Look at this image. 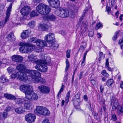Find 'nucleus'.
<instances>
[{
  "label": "nucleus",
  "instance_id": "f257e3e1",
  "mask_svg": "<svg viewBox=\"0 0 123 123\" xmlns=\"http://www.w3.org/2000/svg\"><path fill=\"white\" fill-rule=\"evenodd\" d=\"M51 61L50 58L47 57L45 60H38L36 61L37 65L35 66V68L42 72H45L47 70V64L49 63Z\"/></svg>",
  "mask_w": 123,
  "mask_h": 123
},
{
  "label": "nucleus",
  "instance_id": "f03ea898",
  "mask_svg": "<svg viewBox=\"0 0 123 123\" xmlns=\"http://www.w3.org/2000/svg\"><path fill=\"white\" fill-rule=\"evenodd\" d=\"M27 73L30 74V77L32 81L34 83H38L39 82L42 84L44 83L45 82V79L43 78L39 79V77H40L41 73L36 70H27Z\"/></svg>",
  "mask_w": 123,
  "mask_h": 123
},
{
  "label": "nucleus",
  "instance_id": "7ed1b4c3",
  "mask_svg": "<svg viewBox=\"0 0 123 123\" xmlns=\"http://www.w3.org/2000/svg\"><path fill=\"white\" fill-rule=\"evenodd\" d=\"M19 89L25 94L26 96L28 94H31L33 92L32 87L30 85H21L19 87Z\"/></svg>",
  "mask_w": 123,
  "mask_h": 123
},
{
  "label": "nucleus",
  "instance_id": "20e7f679",
  "mask_svg": "<svg viewBox=\"0 0 123 123\" xmlns=\"http://www.w3.org/2000/svg\"><path fill=\"white\" fill-rule=\"evenodd\" d=\"M11 77L12 78L17 77L20 80L24 81H26L28 79V77L26 74L21 73L19 71L17 72L16 74H12L11 76Z\"/></svg>",
  "mask_w": 123,
  "mask_h": 123
},
{
  "label": "nucleus",
  "instance_id": "39448f33",
  "mask_svg": "<svg viewBox=\"0 0 123 123\" xmlns=\"http://www.w3.org/2000/svg\"><path fill=\"white\" fill-rule=\"evenodd\" d=\"M36 111L37 113L43 115L48 116L50 114V112L45 107L38 106L37 107Z\"/></svg>",
  "mask_w": 123,
  "mask_h": 123
},
{
  "label": "nucleus",
  "instance_id": "423d86ee",
  "mask_svg": "<svg viewBox=\"0 0 123 123\" xmlns=\"http://www.w3.org/2000/svg\"><path fill=\"white\" fill-rule=\"evenodd\" d=\"M12 6V4L11 3L10 4L9 7L8 8L6 11L5 21H0V29L4 26L5 25L8 21L10 15L11 11Z\"/></svg>",
  "mask_w": 123,
  "mask_h": 123
},
{
  "label": "nucleus",
  "instance_id": "0eeeda50",
  "mask_svg": "<svg viewBox=\"0 0 123 123\" xmlns=\"http://www.w3.org/2000/svg\"><path fill=\"white\" fill-rule=\"evenodd\" d=\"M55 13L57 16L62 18L67 17H68L69 15L68 11L63 8L59 9L56 11Z\"/></svg>",
  "mask_w": 123,
  "mask_h": 123
},
{
  "label": "nucleus",
  "instance_id": "6e6552de",
  "mask_svg": "<svg viewBox=\"0 0 123 123\" xmlns=\"http://www.w3.org/2000/svg\"><path fill=\"white\" fill-rule=\"evenodd\" d=\"M28 53L32 52L34 50H35L37 52H42L43 49L40 48H37L35 45L32 44H29L27 46Z\"/></svg>",
  "mask_w": 123,
  "mask_h": 123
},
{
  "label": "nucleus",
  "instance_id": "1a4fd4ad",
  "mask_svg": "<svg viewBox=\"0 0 123 123\" xmlns=\"http://www.w3.org/2000/svg\"><path fill=\"white\" fill-rule=\"evenodd\" d=\"M44 39L46 42L49 43L55 42V35L52 33H49L44 37Z\"/></svg>",
  "mask_w": 123,
  "mask_h": 123
},
{
  "label": "nucleus",
  "instance_id": "9d476101",
  "mask_svg": "<svg viewBox=\"0 0 123 123\" xmlns=\"http://www.w3.org/2000/svg\"><path fill=\"white\" fill-rule=\"evenodd\" d=\"M16 68L17 70L19 71L21 73L23 74L25 73L27 75V76H28L29 77H30V74L27 73L26 71L27 70H27L26 69V68L24 65L22 64H20L17 66L16 67Z\"/></svg>",
  "mask_w": 123,
  "mask_h": 123
},
{
  "label": "nucleus",
  "instance_id": "9b49d317",
  "mask_svg": "<svg viewBox=\"0 0 123 123\" xmlns=\"http://www.w3.org/2000/svg\"><path fill=\"white\" fill-rule=\"evenodd\" d=\"M28 43L20 42L19 43V45L21 46L19 49L20 51L23 53H28L27 46L28 45Z\"/></svg>",
  "mask_w": 123,
  "mask_h": 123
},
{
  "label": "nucleus",
  "instance_id": "f8f14e48",
  "mask_svg": "<svg viewBox=\"0 0 123 123\" xmlns=\"http://www.w3.org/2000/svg\"><path fill=\"white\" fill-rule=\"evenodd\" d=\"M36 118V116L34 114L30 113L26 114L25 116L26 121L29 123L34 122Z\"/></svg>",
  "mask_w": 123,
  "mask_h": 123
},
{
  "label": "nucleus",
  "instance_id": "ddd939ff",
  "mask_svg": "<svg viewBox=\"0 0 123 123\" xmlns=\"http://www.w3.org/2000/svg\"><path fill=\"white\" fill-rule=\"evenodd\" d=\"M38 89L42 93H48L50 91V88L44 85H41L39 86Z\"/></svg>",
  "mask_w": 123,
  "mask_h": 123
},
{
  "label": "nucleus",
  "instance_id": "4468645a",
  "mask_svg": "<svg viewBox=\"0 0 123 123\" xmlns=\"http://www.w3.org/2000/svg\"><path fill=\"white\" fill-rule=\"evenodd\" d=\"M49 5L51 7L58 8L60 6V2L58 0H47Z\"/></svg>",
  "mask_w": 123,
  "mask_h": 123
},
{
  "label": "nucleus",
  "instance_id": "2eb2a0df",
  "mask_svg": "<svg viewBox=\"0 0 123 123\" xmlns=\"http://www.w3.org/2000/svg\"><path fill=\"white\" fill-rule=\"evenodd\" d=\"M118 99L114 97H112L111 103V106L112 105V108L113 110H115L117 108V107L119 105Z\"/></svg>",
  "mask_w": 123,
  "mask_h": 123
},
{
  "label": "nucleus",
  "instance_id": "dca6fc26",
  "mask_svg": "<svg viewBox=\"0 0 123 123\" xmlns=\"http://www.w3.org/2000/svg\"><path fill=\"white\" fill-rule=\"evenodd\" d=\"M31 10L30 7L28 6H24L20 10V12L24 16L28 15Z\"/></svg>",
  "mask_w": 123,
  "mask_h": 123
},
{
  "label": "nucleus",
  "instance_id": "f3484780",
  "mask_svg": "<svg viewBox=\"0 0 123 123\" xmlns=\"http://www.w3.org/2000/svg\"><path fill=\"white\" fill-rule=\"evenodd\" d=\"M30 101L26 98L24 103L25 107L28 110L31 109L33 107V105L30 102Z\"/></svg>",
  "mask_w": 123,
  "mask_h": 123
},
{
  "label": "nucleus",
  "instance_id": "a211bd4d",
  "mask_svg": "<svg viewBox=\"0 0 123 123\" xmlns=\"http://www.w3.org/2000/svg\"><path fill=\"white\" fill-rule=\"evenodd\" d=\"M37 46H39L41 47H45L47 45L45 41L41 39H37L35 41Z\"/></svg>",
  "mask_w": 123,
  "mask_h": 123
},
{
  "label": "nucleus",
  "instance_id": "6ab92c4d",
  "mask_svg": "<svg viewBox=\"0 0 123 123\" xmlns=\"http://www.w3.org/2000/svg\"><path fill=\"white\" fill-rule=\"evenodd\" d=\"M43 18L44 20H45L51 21H55L56 19V17L53 14L45 16Z\"/></svg>",
  "mask_w": 123,
  "mask_h": 123
},
{
  "label": "nucleus",
  "instance_id": "aec40b11",
  "mask_svg": "<svg viewBox=\"0 0 123 123\" xmlns=\"http://www.w3.org/2000/svg\"><path fill=\"white\" fill-rule=\"evenodd\" d=\"M12 61L17 62H21L23 60V57L19 55H14L11 57Z\"/></svg>",
  "mask_w": 123,
  "mask_h": 123
},
{
  "label": "nucleus",
  "instance_id": "412c9836",
  "mask_svg": "<svg viewBox=\"0 0 123 123\" xmlns=\"http://www.w3.org/2000/svg\"><path fill=\"white\" fill-rule=\"evenodd\" d=\"M45 4L41 3L39 4L36 7V9L38 12L42 15L43 13L44 9Z\"/></svg>",
  "mask_w": 123,
  "mask_h": 123
},
{
  "label": "nucleus",
  "instance_id": "4be33fe9",
  "mask_svg": "<svg viewBox=\"0 0 123 123\" xmlns=\"http://www.w3.org/2000/svg\"><path fill=\"white\" fill-rule=\"evenodd\" d=\"M28 94L26 96V98H28L30 101L36 100L38 98L37 95L35 93H33L32 95L31 94Z\"/></svg>",
  "mask_w": 123,
  "mask_h": 123
},
{
  "label": "nucleus",
  "instance_id": "5701e85b",
  "mask_svg": "<svg viewBox=\"0 0 123 123\" xmlns=\"http://www.w3.org/2000/svg\"><path fill=\"white\" fill-rule=\"evenodd\" d=\"M28 58L30 61L34 62L36 64V61L38 60H36L37 59V56L33 54L29 55L28 56Z\"/></svg>",
  "mask_w": 123,
  "mask_h": 123
},
{
  "label": "nucleus",
  "instance_id": "b1692460",
  "mask_svg": "<svg viewBox=\"0 0 123 123\" xmlns=\"http://www.w3.org/2000/svg\"><path fill=\"white\" fill-rule=\"evenodd\" d=\"M48 22H47L45 21L43 24H40L39 26V29L40 30H44L47 29L48 28Z\"/></svg>",
  "mask_w": 123,
  "mask_h": 123
},
{
  "label": "nucleus",
  "instance_id": "393cba45",
  "mask_svg": "<svg viewBox=\"0 0 123 123\" xmlns=\"http://www.w3.org/2000/svg\"><path fill=\"white\" fill-rule=\"evenodd\" d=\"M4 96L7 99L9 100H15L16 99V97L15 96L8 93L4 94Z\"/></svg>",
  "mask_w": 123,
  "mask_h": 123
},
{
  "label": "nucleus",
  "instance_id": "a878e982",
  "mask_svg": "<svg viewBox=\"0 0 123 123\" xmlns=\"http://www.w3.org/2000/svg\"><path fill=\"white\" fill-rule=\"evenodd\" d=\"M28 36V31L26 30L24 31L21 34V37L22 38L25 39Z\"/></svg>",
  "mask_w": 123,
  "mask_h": 123
},
{
  "label": "nucleus",
  "instance_id": "bb28decb",
  "mask_svg": "<svg viewBox=\"0 0 123 123\" xmlns=\"http://www.w3.org/2000/svg\"><path fill=\"white\" fill-rule=\"evenodd\" d=\"M45 6L44 9L43 13V15H45L49 13L51 10V9L49 6L45 5Z\"/></svg>",
  "mask_w": 123,
  "mask_h": 123
},
{
  "label": "nucleus",
  "instance_id": "cd10ccee",
  "mask_svg": "<svg viewBox=\"0 0 123 123\" xmlns=\"http://www.w3.org/2000/svg\"><path fill=\"white\" fill-rule=\"evenodd\" d=\"M15 112L19 114H21L25 112L24 108L22 106L17 108L15 109Z\"/></svg>",
  "mask_w": 123,
  "mask_h": 123
},
{
  "label": "nucleus",
  "instance_id": "c85d7f7f",
  "mask_svg": "<svg viewBox=\"0 0 123 123\" xmlns=\"http://www.w3.org/2000/svg\"><path fill=\"white\" fill-rule=\"evenodd\" d=\"M7 37L8 39V41H11L15 40V38L14 35L12 33H10L7 36Z\"/></svg>",
  "mask_w": 123,
  "mask_h": 123
},
{
  "label": "nucleus",
  "instance_id": "c756f323",
  "mask_svg": "<svg viewBox=\"0 0 123 123\" xmlns=\"http://www.w3.org/2000/svg\"><path fill=\"white\" fill-rule=\"evenodd\" d=\"M26 98V96L25 97L18 98L16 101V103L18 104H22L24 102Z\"/></svg>",
  "mask_w": 123,
  "mask_h": 123
},
{
  "label": "nucleus",
  "instance_id": "7c9ffc66",
  "mask_svg": "<svg viewBox=\"0 0 123 123\" xmlns=\"http://www.w3.org/2000/svg\"><path fill=\"white\" fill-rule=\"evenodd\" d=\"M88 51L87 50L85 51L84 52L83 55V61L81 62V65L82 66H84L85 65V60L86 57L87 53L88 52Z\"/></svg>",
  "mask_w": 123,
  "mask_h": 123
},
{
  "label": "nucleus",
  "instance_id": "2f4dec72",
  "mask_svg": "<svg viewBox=\"0 0 123 123\" xmlns=\"http://www.w3.org/2000/svg\"><path fill=\"white\" fill-rule=\"evenodd\" d=\"M113 82V80L111 79H109L107 81L106 84L109 87H111Z\"/></svg>",
  "mask_w": 123,
  "mask_h": 123
},
{
  "label": "nucleus",
  "instance_id": "473e14b6",
  "mask_svg": "<svg viewBox=\"0 0 123 123\" xmlns=\"http://www.w3.org/2000/svg\"><path fill=\"white\" fill-rule=\"evenodd\" d=\"M71 91H68L67 94L65 98V103H68L69 101V99L70 97V94Z\"/></svg>",
  "mask_w": 123,
  "mask_h": 123
},
{
  "label": "nucleus",
  "instance_id": "72a5a7b5",
  "mask_svg": "<svg viewBox=\"0 0 123 123\" xmlns=\"http://www.w3.org/2000/svg\"><path fill=\"white\" fill-rule=\"evenodd\" d=\"M8 80L3 76H2L0 79V81L1 83H3L6 82H8Z\"/></svg>",
  "mask_w": 123,
  "mask_h": 123
},
{
  "label": "nucleus",
  "instance_id": "f704fd0d",
  "mask_svg": "<svg viewBox=\"0 0 123 123\" xmlns=\"http://www.w3.org/2000/svg\"><path fill=\"white\" fill-rule=\"evenodd\" d=\"M118 110L117 112L119 114L123 113V108L120 105H119L117 107Z\"/></svg>",
  "mask_w": 123,
  "mask_h": 123
},
{
  "label": "nucleus",
  "instance_id": "c9c22d12",
  "mask_svg": "<svg viewBox=\"0 0 123 123\" xmlns=\"http://www.w3.org/2000/svg\"><path fill=\"white\" fill-rule=\"evenodd\" d=\"M8 116L7 113V112L5 111L3 114H2L1 115V116L0 117V119H4L7 117Z\"/></svg>",
  "mask_w": 123,
  "mask_h": 123
},
{
  "label": "nucleus",
  "instance_id": "e433bc0d",
  "mask_svg": "<svg viewBox=\"0 0 123 123\" xmlns=\"http://www.w3.org/2000/svg\"><path fill=\"white\" fill-rule=\"evenodd\" d=\"M28 25L31 28H33L35 26V22L33 21H32L31 22H30L28 23Z\"/></svg>",
  "mask_w": 123,
  "mask_h": 123
},
{
  "label": "nucleus",
  "instance_id": "4c0bfd02",
  "mask_svg": "<svg viewBox=\"0 0 123 123\" xmlns=\"http://www.w3.org/2000/svg\"><path fill=\"white\" fill-rule=\"evenodd\" d=\"M66 65L65 71L66 72L69 69L70 66L69 62L67 59H66Z\"/></svg>",
  "mask_w": 123,
  "mask_h": 123
},
{
  "label": "nucleus",
  "instance_id": "58836bf2",
  "mask_svg": "<svg viewBox=\"0 0 123 123\" xmlns=\"http://www.w3.org/2000/svg\"><path fill=\"white\" fill-rule=\"evenodd\" d=\"M73 102L74 105H78L80 102V100L74 99Z\"/></svg>",
  "mask_w": 123,
  "mask_h": 123
},
{
  "label": "nucleus",
  "instance_id": "ea45409f",
  "mask_svg": "<svg viewBox=\"0 0 123 123\" xmlns=\"http://www.w3.org/2000/svg\"><path fill=\"white\" fill-rule=\"evenodd\" d=\"M7 70L8 72L9 73H11L12 72V73H14L13 72H15V70L14 68H12L10 67L8 68L7 69Z\"/></svg>",
  "mask_w": 123,
  "mask_h": 123
},
{
  "label": "nucleus",
  "instance_id": "a19ab883",
  "mask_svg": "<svg viewBox=\"0 0 123 123\" xmlns=\"http://www.w3.org/2000/svg\"><path fill=\"white\" fill-rule=\"evenodd\" d=\"M37 12L35 11H33L31 13L30 16L31 17H32L37 16Z\"/></svg>",
  "mask_w": 123,
  "mask_h": 123
},
{
  "label": "nucleus",
  "instance_id": "79ce46f5",
  "mask_svg": "<svg viewBox=\"0 0 123 123\" xmlns=\"http://www.w3.org/2000/svg\"><path fill=\"white\" fill-rule=\"evenodd\" d=\"M64 86L63 85H62V86L61 87L60 90L58 92V94L57 95V96L58 97H59V95L61 93V92L63 91V90Z\"/></svg>",
  "mask_w": 123,
  "mask_h": 123
},
{
  "label": "nucleus",
  "instance_id": "37998d69",
  "mask_svg": "<svg viewBox=\"0 0 123 123\" xmlns=\"http://www.w3.org/2000/svg\"><path fill=\"white\" fill-rule=\"evenodd\" d=\"M119 33V31H116L115 33V35L114 36V37L113 38V40L114 41H116V40L117 37V35Z\"/></svg>",
  "mask_w": 123,
  "mask_h": 123
},
{
  "label": "nucleus",
  "instance_id": "c03bdc74",
  "mask_svg": "<svg viewBox=\"0 0 123 123\" xmlns=\"http://www.w3.org/2000/svg\"><path fill=\"white\" fill-rule=\"evenodd\" d=\"M36 38L33 37L29 39L28 40V43L32 42L33 43H35V41L36 40Z\"/></svg>",
  "mask_w": 123,
  "mask_h": 123
},
{
  "label": "nucleus",
  "instance_id": "a18cd8bd",
  "mask_svg": "<svg viewBox=\"0 0 123 123\" xmlns=\"http://www.w3.org/2000/svg\"><path fill=\"white\" fill-rule=\"evenodd\" d=\"M101 27H102V25L100 23H98L95 26V29L96 30H97Z\"/></svg>",
  "mask_w": 123,
  "mask_h": 123
},
{
  "label": "nucleus",
  "instance_id": "49530a36",
  "mask_svg": "<svg viewBox=\"0 0 123 123\" xmlns=\"http://www.w3.org/2000/svg\"><path fill=\"white\" fill-rule=\"evenodd\" d=\"M70 52L71 51L70 50H68L66 52V56L67 58H69L70 57Z\"/></svg>",
  "mask_w": 123,
  "mask_h": 123
},
{
  "label": "nucleus",
  "instance_id": "de8ad7c7",
  "mask_svg": "<svg viewBox=\"0 0 123 123\" xmlns=\"http://www.w3.org/2000/svg\"><path fill=\"white\" fill-rule=\"evenodd\" d=\"M70 17L72 18H74L75 17L74 13L72 10H71L70 12Z\"/></svg>",
  "mask_w": 123,
  "mask_h": 123
},
{
  "label": "nucleus",
  "instance_id": "09e8293b",
  "mask_svg": "<svg viewBox=\"0 0 123 123\" xmlns=\"http://www.w3.org/2000/svg\"><path fill=\"white\" fill-rule=\"evenodd\" d=\"M80 96L79 94H77L75 96L74 99L80 100Z\"/></svg>",
  "mask_w": 123,
  "mask_h": 123
},
{
  "label": "nucleus",
  "instance_id": "8fccbe9b",
  "mask_svg": "<svg viewBox=\"0 0 123 123\" xmlns=\"http://www.w3.org/2000/svg\"><path fill=\"white\" fill-rule=\"evenodd\" d=\"M111 120L113 121H115L117 120V118L116 117V115L114 114L113 115L112 117Z\"/></svg>",
  "mask_w": 123,
  "mask_h": 123
},
{
  "label": "nucleus",
  "instance_id": "3c124183",
  "mask_svg": "<svg viewBox=\"0 0 123 123\" xmlns=\"http://www.w3.org/2000/svg\"><path fill=\"white\" fill-rule=\"evenodd\" d=\"M83 26L85 29L86 30L87 29V27L88 26V22L86 21L83 23Z\"/></svg>",
  "mask_w": 123,
  "mask_h": 123
},
{
  "label": "nucleus",
  "instance_id": "603ef678",
  "mask_svg": "<svg viewBox=\"0 0 123 123\" xmlns=\"http://www.w3.org/2000/svg\"><path fill=\"white\" fill-rule=\"evenodd\" d=\"M111 8L110 7H107L106 8V10L108 14H110L111 13Z\"/></svg>",
  "mask_w": 123,
  "mask_h": 123
},
{
  "label": "nucleus",
  "instance_id": "864d4df0",
  "mask_svg": "<svg viewBox=\"0 0 123 123\" xmlns=\"http://www.w3.org/2000/svg\"><path fill=\"white\" fill-rule=\"evenodd\" d=\"M49 44H51V45L50 46V47H51V48L52 49H53L54 47H55V42H53V43H51Z\"/></svg>",
  "mask_w": 123,
  "mask_h": 123
},
{
  "label": "nucleus",
  "instance_id": "5fc2aeb1",
  "mask_svg": "<svg viewBox=\"0 0 123 123\" xmlns=\"http://www.w3.org/2000/svg\"><path fill=\"white\" fill-rule=\"evenodd\" d=\"M93 35V32L92 31H91L89 32L88 34L89 36L90 37H92Z\"/></svg>",
  "mask_w": 123,
  "mask_h": 123
},
{
  "label": "nucleus",
  "instance_id": "6e6d98bb",
  "mask_svg": "<svg viewBox=\"0 0 123 123\" xmlns=\"http://www.w3.org/2000/svg\"><path fill=\"white\" fill-rule=\"evenodd\" d=\"M109 59L107 58L106 59V62L105 63V67H108L109 66Z\"/></svg>",
  "mask_w": 123,
  "mask_h": 123
},
{
  "label": "nucleus",
  "instance_id": "4d7b16f0",
  "mask_svg": "<svg viewBox=\"0 0 123 123\" xmlns=\"http://www.w3.org/2000/svg\"><path fill=\"white\" fill-rule=\"evenodd\" d=\"M42 123H50L48 119H44L42 122Z\"/></svg>",
  "mask_w": 123,
  "mask_h": 123
},
{
  "label": "nucleus",
  "instance_id": "13d9d810",
  "mask_svg": "<svg viewBox=\"0 0 123 123\" xmlns=\"http://www.w3.org/2000/svg\"><path fill=\"white\" fill-rule=\"evenodd\" d=\"M11 107L10 106H8L7 107L5 110V111H6L7 112L9 111L11 109Z\"/></svg>",
  "mask_w": 123,
  "mask_h": 123
},
{
  "label": "nucleus",
  "instance_id": "bf43d9fd",
  "mask_svg": "<svg viewBox=\"0 0 123 123\" xmlns=\"http://www.w3.org/2000/svg\"><path fill=\"white\" fill-rule=\"evenodd\" d=\"M88 9L87 8H86V9L84 10L83 11V13L84 14L83 15V16H84L85 14L88 11Z\"/></svg>",
  "mask_w": 123,
  "mask_h": 123
},
{
  "label": "nucleus",
  "instance_id": "052dcab7",
  "mask_svg": "<svg viewBox=\"0 0 123 123\" xmlns=\"http://www.w3.org/2000/svg\"><path fill=\"white\" fill-rule=\"evenodd\" d=\"M83 75V72L82 71L79 74V79L80 80L82 78V77Z\"/></svg>",
  "mask_w": 123,
  "mask_h": 123
},
{
  "label": "nucleus",
  "instance_id": "680f3d73",
  "mask_svg": "<svg viewBox=\"0 0 123 123\" xmlns=\"http://www.w3.org/2000/svg\"><path fill=\"white\" fill-rule=\"evenodd\" d=\"M68 74H67L64 78V80L65 82H66L68 79Z\"/></svg>",
  "mask_w": 123,
  "mask_h": 123
},
{
  "label": "nucleus",
  "instance_id": "e2e57ef3",
  "mask_svg": "<svg viewBox=\"0 0 123 123\" xmlns=\"http://www.w3.org/2000/svg\"><path fill=\"white\" fill-rule=\"evenodd\" d=\"M33 2L35 3H38L41 1V0H33Z\"/></svg>",
  "mask_w": 123,
  "mask_h": 123
},
{
  "label": "nucleus",
  "instance_id": "0e129e2a",
  "mask_svg": "<svg viewBox=\"0 0 123 123\" xmlns=\"http://www.w3.org/2000/svg\"><path fill=\"white\" fill-rule=\"evenodd\" d=\"M84 99L86 101L88 100V98L87 95H85L83 97Z\"/></svg>",
  "mask_w": 123,
  "mask_h": 123
},
{
  "label": "nucleus",
  "instance_id": "69168bd1",
  "mask_svg": "<svg viewBox=\"0 0 123 123\" xmlns=\"http://www.w3.org/2000/svg\"><path fill=\"white\" fill-rule=\"evenodd\" d=\"M115 4V0H112L111 2V5L112 6H113Z\"/></svg>",
  "mask_w": 123,
  "mask_h": 123
},
{
  "label": "nucleus",
  "instance_id": "338daca9",
  "mask_svg": "<svg viewBox=\"0 0 123 123\" xmlns=\"http://www.w3.org/2000/svg\"><path fill=\"white\" fill-rule=\"evenodd\" d=\"M104 87L102 86H101L100 87V91L101 93H102L103 91Z\"/></svg>",
  "mask_w": 123,
  "mask_h": 123
},
{
  "label": "nucleus",
  "instance_id": "774afa93",
  "mask_svg": "<svg viewBox=\"0 0 123 123\" xmlns=\"http://www.w3.org/2000/svg\"><path fill=\"white\" fill-rule=\"evenodd\" d=\"M119 14V11H117L115 13V16H116V18H118V16Z\"/></svg>",
  "mask_w": 123,
  "mask_h": 123
}]
</instances>
